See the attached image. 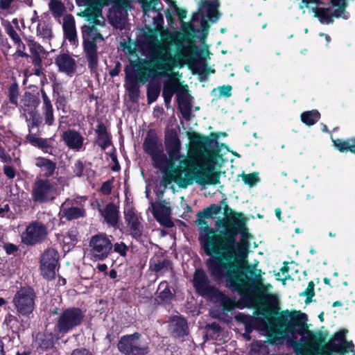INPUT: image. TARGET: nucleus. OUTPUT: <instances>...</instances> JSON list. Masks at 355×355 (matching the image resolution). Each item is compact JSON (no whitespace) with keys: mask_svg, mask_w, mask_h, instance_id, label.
<instances>
[{"mask_svg":"<svg viewBox=\"0 0 355 355\" xmlns=\"http://www.w3.org/2000/svg\"><path fill=\"white\" fill-rule=\"evenodd\" d=\"M101 9L100 8H97L96 13L97 18L96 19L94 23L98 25L103 26L104 24V20L103 19H98V17L101 15Z\"/></svg>","mask_w":355,"mask_h":355,"instance_id":"obj_57","label":"nucleus"},{"mask_svg":"<svg viewBox=\"0 0 355 355\" xmlns=\"http://www.w3.org/2000/svg\"><path fill=\"white\" fill-rule=\"evenodd\" d=\"M335 147L340 152L349 150L355 153V138L347 140L335 139L333 140Z\"/></svg>","mask_w":355,"mask_h":355,"instance_id":"obj_32","label":"nucleus"},{"mask_svg":"<svg viewBox=\"0 0 355 355\" xmlns=\"http://www.w3.org/2000/svg\"><path fill=\"white\" fill-rule=\"evenodd\" d=\"M37 35L46 40L51 38L53 34L50 24L44 20L40 21L37 26Z\"/></svg>","mask_w":355,"mask_h":355,"instance_id":"obj_34","label":"nucleus"},{"mask_svg":"<svg viewBox=\"0 0 355 355\" xmlns=\"http://www.w3.org/2000/svg\"><path fill=\"white\" fill-rule=\"evenodd\" d=\"M41 94L43 100L42 113L45 123L49 125H52L54 123L53 105L44 90H41Z\"/></svg>","mask_w":355,"mask_h":355,"instance_id":"obj_25","label":"nucleus"},{"mask_svg":"<svg viewBox=\"0 0 355 355\" xmlns=\"http://www.w3.org/2000/svg\"><path fill=\"white\" fill-rule=\"evenodd\" d=\"M17 53L20 56V57H22V58H27L28 56V55L24 52V49H25V46L24 44L22 43V42L21 41V44H17Z\"/></svg>","mask_w":355,"mask_h":355,"instance_id":"obj_53","label":"nucleus"},{"mask_svg":"<svg viewBox=\"0 0 355 355\" xmlns=\"http://www.w3.org/2000/svg\"><path fill=\"white\" fill-rule=\"evenodd\" d=\"M146 59L140 62L135 80L126 74L125 86L130 92H137L136 81L145 84L148 103L154 102L159 95L160 82L156 79L169 77L177 67L189 64L193 60L196 46L190 39L168 30L160 32V38L153 31L144 33L139 39Z\"/></svg>","mask_w":355,"mask_h":355,"instance_id":"obj_2","label":"nucleus"},{"mask_svg":"<svg viewBox=\"0 0 355 355\" xmlns=\"http://www.w3.org/2000/svg\"><path fill=\"white\" fill-rule=\"evenodd\" d=\"M58 194V184L49 179H37L33 185L32 199L35 202H48Z\"/></svg>","mask_w":355,"mask_h":355,"instance_id":"obj_8","label":"nucleus"},{"mask_svg":"<svg viewBox=\"0 0 355 355\" xmlns=\"http://www.w3.org/2000/svg\"><path fill=\"white\" fill-rule=\"evenodd\" d=\"M242 180L246 184L253 187L259 182V173L244 174L242 175Z\"/></svg>","mask_w":355,"mask_h":355,"instance_id":"obj_44","label":"nucleus"},{"mask_svg":"<svg viewBox=\"0 0 355 355\" xmlns=\"http://www.w3.org/2000/svg\"><path fill=\"white\" fill-rule=\"evenodd\" d=\"M303 294L308 298H311L314 295V284L312 282L309 283L308 286Z\"/></svg>","mask_w":355,"mask_h":355,"instance_id":"obj_51","label":"nucleus"},{"mask_svg":"<svg viewBox=\"0 0 355 355\" xmlns=\"http://www.w3.org/2000/svg\"><path fill=\"white\" fill-rule=\"evenodd\" d=\"M225 215L226 218L216 221L218 227L224 228V235L207 234L202 239L207 254H216L223 257H211L208 260L209 272L216 279L224 277L226 286L238 292L242 301L250 304H275L276 297L270 292L272 286L263 284L262 272L257 268L258 262L249 265L245 247L238 245L236 248L235 236L245 224L244 216L233 212L228 207L225 209Z\"/></svg>","mask_w":355,"mask_h":355,"instance_id":"obj_1","label":"nucleus"},{"mask_svg":"<svg viewBox=\"0 0 355 355\" xmlns=\"http://www.w3.org/2000/svg\"><path fill=\"white\" fill-rule=\"evenodd\" d=\"M85 167L83 162L80 160L76 162L73 166V173L78 177H81L84 175Z\"/></svg>","mask_w":355,"mask_h":355,"instance_id":"obj_50","label":"nucleus"},{"mask_svg":"<svg viewBox=\"0 0 355 355\" xmlns=\"http://www.w3.org/2000/svg\"><path fill=\"white\" fill-rule=\"evenodd\" d=\"M96 132L98 135V145L101 146V148L103 150L107 148L111 144V141L105 126L103 124L98 125L97 129L96 130Z\"/></svg>","mask_w":355,"mask_h":355,"instance_id":"obj_29","label":"nucleus"},{"mask_svg":"<svg viewBox=\"0 0 355 355\" xmlns=\"http://www.w3.org/2000/svg\"><path fill=\"white\" fill-rule=\"evenodd\" d=\"M281 271L282 272L283 279L284 280H286L290 277L289 275L288 274L287 269L285 267L282 268Z\"/></svg>","mask_w":355,"mask_h":355,"instance_id":"obj_62","label":"nucleus"},{"mask_svg":"<svg viewBox=\"0 0 355 355\" xmlns=\"http://www.w3.org/2000/svg\"><path fill=\"white\" fill-rule=\"evenodd\" d=\"M271 293L276 297L275 304L272 305L259 302L250 304L248 301H243L246 306L256 307L257 311L263 316L259 327L266 331L276 333L281 338L294 337L296 333L302 334V342L304 346L311 352V355H316L315 352L322 346L323 339L321 335L310 331L302 332L307 321L306 315L300 311L286 310L277 313L275 316H271L270 315L271 310L277 304V296Z\"/></svg>","mask_w":355,"mask_h":355,"instance_id":"obj_4","label":"nucleus"},{"mask_svg":"<svg viewBox=\"0 0 355 355\" xmlns=\"http://www.w3.org/2000/svg\"><path fill=\"white\" fill-rule=\"evenodd\" d=\"M110 23L116 28L122 29L126 22L125 17L121 11H112L109 15Z\"/></svg>","mask_w":355,"mask_h":355,"instance_id":"obj_33","label":"nucleus"},{"mask_svg":"<svg viewBox=\"0 0 355 355\" xmlns=\"http://www.w3.org/2000/svg\"><path fill=\"white\" fill-rule=\"evenodd\" d=\"M55 64L60 72L64 73L69 76H72L76 71V60L69 53L58 55L55 60Z\"/></svg>","mask_w":355,"mask_h":355,"instance_id":"obj_18","label":"nucleus"},{"mask_svg":"<svg viewBox=\"0 0 355 355\" xmlns=\"http://www.w3.org/2000/svg\"><path fill=\"white\" fill-rule=\"evenodd\" d=\"M3 248L8 254H11L17 250V247L11 243L6 244Z\"/></svg>","mask_w":355,"mask_h":355,"instance_id":"obj_54","label":"nucleus"},{"mask_svg":"<svg viewBox=\"0 0 355 355\" xmlns=\"http://www.w3.org/2000/svg\"><path fill=\"white\" fill-rule=\"evenodd\" d=\"M171 214V209L166 206H159L155 208L154 215L156 219L162 224L170 226V220L168 216Z\"/></svg>","mask_w":355,"mask_h":355,"instance_id":"obj_30","label":"nucleus"},{"mask_svg":"<svg viewBox=\"0 0 355 355\" xmlns=\"http://www.w3.org/2000/svg\"><path fill=\"white\" fill-rule=\"evenodd\" d=\"M27 140L34 146H37L42 149L48 148L47 141L46 139L37 137L34 135H28L27 136Z\"/></svg>","mask_w":355,"mask_h":355,"instance_id":"obj_43","label":"nucleus"},{"mask_svg":"<svg viewBox=\"0 0 355 355\" xmlns=\"http://www.w3.org/2000/svg\"><path fill=\"white\" fill-rule=\"evenodd\" d=\"M49 6L55 17H60L65 10L63 3L58 0H51Z\"/></svg>","mask_w":355,"mask_h":355,"instance_id":"obj_39","label":"nucleus"},{"mask_svg":"<svg viewBox=\"0 0 355 355\" xmlns=\"http://www.w3.org/2000/svg\"><path fill=\"white\" fill-rule=\"evenodd\" d=\"M35 294L31 287H24L14 296L13 303L19 315L28 317L35 308Z\"/></svg>","mask_w":355,"mask_h":355,"instance_id":"obj_9","label":"nucleus"},{"mask_svg":"<svg viewBox=\"0 0 355 355\" xmlns=\"http://www.w3.org/2000/svg\"><path fill=\"white\" fill-rule=\"evenodd\" d=\"M220 211V207L216 205H212L209 208L204 210L202 214L207 218L212 217L213 215L218 214Z\"/></svg>","mask_w":355,"mask_h":355,"instance_id":"obj_48","label":"nucleus"},{"mask_svg":"<svg viewBox=\"0 0 355 355\" xmlns=\"http://www.w3.org/2000/svg\"><path fill=\"white\" fill-rule=\"evenodd\" d=\"M62 137L66 145L70 149L80 151L83 148L85 139L78 132L68 130L62 133Z\"/></svg>","mask_w":355,"mask_h":355,"instance_id":"obj_20","label":"nucleus"},{"mask_svg":"<svg viewBox=\"0 0 355 355\" xmlns=\"http://www.w3.org/2000/svg\"><path fill=\"white\" fill-rule=\"evenodd\" d=\"M58 264V254L54 249L46 250L41 256L40 270L42 276L47 279H53Z\"/></svg>","mask_w":355,"mask_h":355,"instance_id":"obj_14","label":"nucleus"},{"mask_svg":"<svg viewBox=\"0 0 355 355\" xmlns=\"http://www.w3.org/2000/svg\"><path fill=\"white\" fill-rule=\"evenodd\" d=\"M118 348L121 353L125 354L144 355L148 352L147 348L141 345L139 334L121 337L118 343Z\"/></svg>","mask_w":355,"mask_h":355,"instance_id":"obj_12","label":"nucleus"},{"mask_svg":"<svg viewBox=\"0 0 355 355\" xmlns=\"http://www.w3.org/2000/svg\"><path fill=\"white\" fill-rule=\"evenodd\" d=\"M83 319V313L79 309H68L60 316L57 327L60 332L67 333L79 325Z\"/></svg>","mask_w":355,"mask_h":355,"instance_id":"obj_13","label":"nucleus"},{"mask_svg":"<svg viewBox=\"0 0 355 355\" xmlns=\"http://www.w3.org/2000/svg\"><path fill=\"white\" fill-rule=\"evenodd\" d=\"M124 217L130 229L131 234L136 239L140 238L142 234L140 215L131 206L128 205L124 209Z\"/></svg>","mask_w":355,"mask_h":355,"instance_id":"obj_16","label":"nucleus"},{"mask_svg":"<svg viewBox=\"0 0 355 355\" xmlns=\"http://www.w3.org/2000/svg\"><path fill=\"white\" fill-rule=\"evenodd\" d=\"M91 259L94 261L105 259L112 248L111 240L106 234L93 236L89 241Z\"/></svg>","mask_w":355,"mask_h":355,"instance_id":"obj_10","label":"nucleus"},{"mask_svg":"<svg viewBox=\"0 0 355 355\" xmlns=\"http://www.w3.org/2000/svg\"><path fill=\"white\" fill-rule=\"evenodd\" d=\"M193 285L200 295L212 301L219 302L225 310L230 311L236 306L234 301L220 293L215 287L209 285L206 274L202 270H196Z\"/></svg>","mask_w":355,"mask_h":355,"instance_id":"obj_5","label":"nucleus"},{"mask_svg":"<svg viewBox=\"0 0 355 355\" xmlns=\"http://www.w3.org/2000/svg\"><path fill=\"white\" fill-rule=\"evenodd\" d=\"M347 332V330H342L336 333L327 343V349L334 352L340 353L341 355L349 353L355 354L354 346L352 342L345 340Z\"/></svg>","mask_w":355,"mask_h":355,"instance_id":"obj_15","label":"nucleus"},{"mask_svg":"<svg viewBox=\"0 0 355 355\" xmlns=\"http://www.w3.org/2000/svg\"><path fill=\"white\" fill-rule=\"evenodd\" d=\"M105 220L110 225H116L119 219L118 207L114 204L110 203L103 209H99Z\"/></svg>","mask_w":355,"mask_h":355,"instance_id":"obj_24","label":"nucleus"},{"mask_svg":"<svg viewBox=\"0 0 355 355\" xmlns=\"http://www.w3.org/2000/svg\"><path fill=\"white\" fill-rule=\"evenodd\" d=\"M84 50L89 62V67L94 69L97 65L96 45L94 41L84 40Z\"/></svg>","mask_w":355,"mask_h":355,"instance_id":"obj_26","label":"nucleus"},{"mask_svg":"<svg viewBox=\"0 0 355 355\" xmlns=\"http://www.w3.org/2000/svg\"><path fill=\"white\" fill-rule=\"evenodd\" d=\"M211 94L216 99H219L223 97L228 98L232 95V87L230 85L218 87L212 90Z\"/></svg>","mask_w":355,"mask_h":355,"instance_id":"obj_38","label":"nucleus"},{"mask_svg":"<svg viewBox=\"0 0 355 355\" xmlns=\"http://www.w3.org/2000/svg\"><path fill=\"white\" fill-rule=\"evenodd\" d=\"M189 98L190 97L188 95H186L184 99L179 98L178 100L180 109L182 115L187 119L189 118L191 112V104L189 100Z\"/></svg>","mask_w":355,"mask_h":355,"instance_id":"obj_40","label":"nucleus"},{"mask_svg":"<svg viewBox=\"0 0 355 355\" xmlns=\"http://www.w3.org/2000/svg\"><path fill=\"white\" fill-rule=\"evenodd\" d=\"M4 173L9 178H13L15 177V171L10 166L4 167Z\"/></svg>","mask_w":355,"mask_h":355,"instance_id":"obj_56","label":"nucleus"},{"mask_svg":"<svg viewBox=\"0 0 355 355\" xmlns=\"http://www.w3.org/2000/svg\"><path fill=\"white\" fill-rule=\"evenodd\" d=\"M3 26L6 33L10 36L15 44H20L21 40L12 25L9 21H6L4 23Z\"/></svg>","mask_w":355,"mask_h":355,"instance_id":"obj_42","label":"nucleus"},{"mask_svg":"<svg viewBox=\"0 0 355 355\" xmlns=\"http://www.w3.org/2000/svg\"><path fill=\"white\" fill-rule=\"evenodd\" d=\"M63 29L65 37L73 44L76 42V31L74 18L71 15H67L63 18Z\"/></svg>","mask_w":355,"mask_h":355,"instance_id":"obj_23","label":"nucleus"},{"mask_svg":"<svg viewBox=\"0 0 355 355\" xmlns=\"http://www.w3.org/2000/svg\"><path fill=\"white\" fill-rule=\"evenodd\" d=\"M14 0H0V9L7 10L10 8V6Z\"/></svg>","mask_w":355,"mask_h":355,"instance_id":"obj_55","label":"nucleus"},{"mask_svg":"<svg viewBox=\"0 0 355 355\" xmlns=\"http://www.w3.org/2000/svg\"><path fill=\"white\" fill-rule=\"evenodd\" d=\"M87 200V198L85 197V196H80V197H78L76 198L74 201H75V203L76 204H80V205H82L83 202H85Z\"/></svg>","mask_w":355,"mask_h":355,"instance_id":"obj_61","label":"nucleus"},{"mask_svg":"<svg viewBox=\"0 0 355 355\" xmlns=\"http://www.w3.org/2000/svg\"><path fill=\"white\" fill-rule=\"evenodd\" d=\"M320 117V114L315 110L306 111L301 114L302 122L307 125H313L319 120Z\"/></svg>","mask_w":355,"mask_h":355,"instance_id":"obj_35","label":"nucleus"},{"mask_svg":"<svg viewBox=\"0 0 355 355\" xmlns=\"http://www.w3.org/2000/svg\"><path fill=\"white\" fill-rule=\"evenodd\" d=\"M70 205V201L66 200L61 206L60 213L67 220L77 219L85 216V211L83 207H77Z\"/></svg>","mask_w":355,"mask_h":355,"instance_id":"obj_21","label":"nucleus"},{"mask_svg":"<svg viewBox=\"0 0 355 355\" xmlns=\"http://www.w3.org/2000/svg\"><path fill=\"white\" fill-rule=\"evenodd\" d=\"M158 297L162 302H168L172 297V293L166 282H162L158 286Z\"/></svg>","mask_w":355,"mask_h":355,"instance_id":"obj_37","label":"nucleus"},{"mask_svg":"<svg viewBox=\"0 0 355 355\" xmlns=\"http://www.w3.org/2000/svg\"><path fill=\"white\" fill-rule=\"evenodd\" d=\"M177 88V83L174 80H167L164 85L163 96L165 102L169 103Z\"/></svg>","mask_w":355,"mask_h":355,"instance_id":"obj_36","label":"nucleus"},{"mask_svg":"<svg viewBox=\"0 0 355 355\" xmlns=\"http://www.w3.org/2000/svg\"><path fill=\"white\" fill-rule=\"evenodd\" d=\"M103 194H109L112 191L111 182L110 181L105 182L101 189Z\"/></svg>","mask_w":355,"mask_h":355,"instance_id":"obj_52","label":"nucleus"},{"mask_svg":"<svg viewBox=\"0 0 355 355\" xmlns=\"http://www.w3.org/2000/svg\"><path fill=\"white\" fill-rule=\"evenodd\" d=\"M98 6L101 7L105 5H107L110 1H119L121 2L122 4L127 7L128 4L134 0H95ZM139 3L141 5L143 12L144 15H146L148 12L151 10H159L161 8L162 4L158 0H138Z\"/></svg>","mask_w":355,"mask_h":355,"instance_id":"obj_19","label":"nucleus"},{"mask_svg":"<svg viewBox=\"0 0 355 355\" xmlns=\"http://www.w3.org/2000/svg\"><path fill=\"white\" fill-rule=\"evenodd\" d=\"M331 5L334 12H331L329 8H314L311 6L310 0H302V3L300 5V9L304 7L311 8L315 13V17H318L322 24H331L333 22V17H343L347 19L348 16L345 14L346 0H331Z\"/></svg>","mask_w":355,"mask_h":355,"instance_id":"obj_7","label":"nucleus"},{"mask_svg":"<svg viewBox=\"0 0 355 355\" xmlns=\"http://www.w3.org/2000/svg\"><path fill=\"white\" fill-rule=\"evenodd\" d=\"M28 46L31 53L34 55L39 56L40 53L42 51V46L33 40L28 41Z\"/></svg>","mask_w":355,"mask_h":355,"instance_id":"obj_45","label":"nucleus"},{"mask_svg":"<svg viewBox=\"0 0 355 355\" xmlns=\"http://www.w3.org/2000/svg\"><path fill=\"white\" fill-rule=\"evenodd\" d=\"M218 0H201L199 3V12L194 13L190 24L193 32H207L209 25L207 20L216 22L220 17L218 12Z\"/></svg>","mask_w":355,"mask_h":355,"instance_id":"obj_6","label":"nucleus"},{"mask_svg":"<svg viewBox=\"0 0 355 355\" xmlns=\"http://www.w3.org/2000/svg\"><path fill=\"white\" fill-rule=\"evenodd\" d=\"M83 38L85 40L96 41L97 40H103V36L101 31L97 29L94 25L92 26H85L83 31Z\"/></svg>","mask_w":355,"mask_h":355,"instance_id":"obj_31","label":"nucleus"},{"mask_svg":"<svg viewBox=\"0 0 355 355\" xmlns=\"http://www.w3.org/2000/svg\"><path fill=\"white\" fill-rule=\"evenodd\" d=\"M164 146L168 157L166 155L162 173L169 182L173 181L183 188L194 180L201 186L220 183V173L216 170L221 166V158L207 148L203 138L196 134L192 135L189 159L181 153V142L176 134L166 135Z\"/></svg>","mask_w":355,"mask_h":355,"instance_id":"obj_3","label":"nucleus"},{"mask_svg":"<svg viewBox=\"0 0 355 355\" xmlns=\"http://www.w3.org/2000/svg\"><path fill=\"white\" fill-rule=\"evenodd\" d=\"M46 234V230L41 223H33L29 225L22 234V240L27 244H34L42 240Z\"/></svg>","mask_w":355,"mask_h":355,"instance_id":"obj_17","label":"nucleus"},{"mask_svg":"<svg viewBox=\"0 0 355 355\" xmlns=\"http://www.w3.org/2000/svg\"><path fill=\"white\" fill-rule=\"evenodd\" d=\"M199 225H200V228L203 229L205 232H209L211 234L214 233V232L212 230H209V227L207 226V225L205 223L200 222L199 223Z\"/></svg>","mask_w":355,"mask_h":355,"instance_id":"obj_60","label":"nucleus"},{"mask_svg":"<svg viewBox=\"0 0 355 355\" xmlns=\"http://www.w3.org/2000/svg\"><path fill=\"white\" fill-rule=\"evenodd\" d=\"M155 24H156L157 26H159L164 21L163 17L160 14H157L156 17H153Z\"/></svg>","mask_w":355,"mask_h":355,"instance_id":"obj_58","label":"nucleus"},{"mask_svg":"<svg viewBox=\"0 0 355 355\" xmlns=\"http://www.w3.org/2000/svg\"><path fill=\"white\" fill-rule=\"evenodd\" d=\"M112 247L114 248V251L121 256L125 257L126 255L128 247L124 243H116Z\"/></svg>","mask_w":355,"mask_h":355,"instance_id":"obj_49","label":"nucleus"},{"mask_svg":"<svg viewBox=\"0 0 355 355\" xmlns=\"http://www.w3.org/2000/svg\"><path fill=\"white\" fill-rule=\"evenodd\" d=\"M37 340H41L40 347L43 349L52 347L55 342V338L51 334L37 336Z\"/></svg>","mask_w":355,"mask_h":355,"instance_id":"obj_41","label":"nucleus"},{"mask_svg":"<svg viewBox=\"0 0 355 355\" xmlns=\"http://www.w3.org/2000/svg\"><path fill=\"white\" fill-rule=\"evenodd\" d=\"M110 278L115 279L117 277L116 271L115 270H111L109 272Z\"/></svg>","mask_w":355,"mask_h":355,"instance_id":"obj_64","label":"nucleus"},{"mask_svg":"<svg viewBox=\"0 0 355 355\" xmlns=\"http://www.w3.org/2000/svg\"><path fill=\"white\" fill-rule=\"evenodd\" d=\"M19 90L17 85H11L9 89L10 101L15 105L17 104Z\"/></svg>","mask_w":355,"mask_h":355,"instance_id":"obj_46","label":"nucleus"},{"mask_svg":"<svg viewBox=\"0 0 355 355\" xmlns=\"http://www.w3.org/2000/svg\"><path fill=\"white\" fill-rule=\"evenodd\" d=\"M62 250L64 252H69L78 241V232L76 229L69 230L65 234L61 235L58 237Z\"/></svg>","mask_w":355,"mask_h":355,"instance_id":"obj_22","label":"nucleus"},{"mask_svg":"<svg viewBox=\"0 0 355 355\" xmlns=\"http://www.w3.org/2000/svg\"><path fill=\"white\" fill-rule=\"evenodd\" d=\"M170 266V263L168 261L162 260L159 261L157 263H155L153 266V269L157 272H163Z\"/></svg>","mask_w":355,"mask_h":355,"instance_id":"obj_47","label":"nucleus"},{"mask_svg":"<svg viewBox=\"0 0 355 355\" xmlns=\"http://www.w3.org/2000/svg\"><path fill=\"white\" fill-rule=\"evenodd\" d=\"M170 327L173 333L178 337H183L187 334V322L182 317L174 316L171 320Z\"/></svg>","mask_w":355,"mask_h":355,"instance_id":"obj_27","label":"nucleus"},{"mask_svg":"<svg viewBox=\"0 0 355 355\" xmlns=\"http://www.w3.org/2000/svg\"><path fill=\"white\" fill-rule=\"evenodd\" d=\"M144 149L150 155L154 166L162 171L166 161L162 142L155 137H148L144 142Z\"/></svg>","mask_w":355,"mask_h":355,"instance_id":"obj_11","label":"nucleus"},{"mask_svg":"<svg viewBox=\"0 0 355 355\" xmlns=\"http://www.w3.org/2000/svg\"><path fill=\"white\" fill-rule=\"evenodd\" d=\"M98 269L101 272H106L107 266L105 263L98 264L97 266Z\"/></svg>","mask_w":355,"mask_h":355,"instance_id":"obj_63","label":"nucleus"},{"mask_svg":"<svg viewBox=\"0 0 355 355\" xmlns=\"http://www.w3.org/2000/svg\"><path fill=\"white\" fill-rule=\"evenodd\" d=\"M76 354H80V355H87L88 352L86 349H80L74 350L72 355H76Z\"/></svg>","mask_w":355,"mask_h":355,"instance_id":"obj_59","label":"nucleus"},{"mask_svg":"<svg viewBox=\"0 0 355 355\" xmlns=\"http://www.w3.org/2000/svg\"><path fill=\"white\" fill-rule=\"evenodd\" d=\"M35 165L40 168L44 175H51L55 168V164L50 159L44 157H37L35 159Z\"/></svg>","mask_w":355,"mask_h":355,"instance_id":"obj_28","label":"nucleus"}]
</instances>
